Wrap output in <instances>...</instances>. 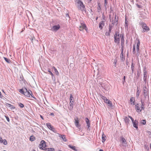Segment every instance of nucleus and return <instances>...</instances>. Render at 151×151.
Masks as SVG:
<instances>
[{"instance_id":"f257e3e1","label":"nucleus","mask_w":151,"mask_h":151,"mask_svg":"<svg viewBox=\"0 0 151 151\" xmlns=\"http://www.w3.org/2000/svg\"><path fill=\"white\" fill-rule=\"evenodd\" d=\"M19 91L21 93L28 97H30V94L32 93V91L30 90H27L26 88L19 89Z\"/></svg>"},{"instance_id":"f03ea898","label":"nucleus","mask_w":151,"mask_h":151,"mask_svg":"<svg viewBox=\"0 0 151 151\" xmlns=\"http://www.w3.org/2000/svg\"><path fill=\"white\" fill-rule=\"evenodd\" d=\"M75 2L78 4V8L79 10H81L82 11H86L85 6L81 0H75Z\"/></svg>"},{"instance_id":"7ed1b4c3","label":"nucleus","mask_w":151,"mask_h":151,"mask_svg":"<svg viewBox=\"0 0 151 151\" xmlns=\"http://www.w3.org/2000/svg\"><path fill=\"white\" fill-rule=\"evenodd\" d=\"M148 74L147 67L146 66H144L143 68V80L145 84H146L147 82ZM149 76L148 75V77Z\"/></svg>"},{"instance_id":"20e7f679","label":"nucleus","mask_w":151,"mask_h":151,"mask_svg":"<svg viewBox=\"0 0 151 151\" xmlns=\"http://www.w3.org/2000/svg\"><path fill=\"white\" fill-rule=\"evenodd\" d=\"M139 24L143 29V30L142 31V33L147 32L150 30L149 27L147 26L145 22H139Z\"/></svg>"},{"instance_id":"39448f33","label":"nucleus","mask_w":151,"mask_h":151,"mask_svg":"<svg viewBox=\"0 0 151 151\" xmlns=\"http://www.w3.org/2000/svg\"><path fill=\"white\" fill-rule=\"evenodd\" d=\"M102 76H99V74L97 75V83L99 85H103L105 84V83H104V82H106L105 81H104L103 79H101Z\"/></svg>"},{"instance_id":"423d86ee","label":"nucleus","mask_w":151,"mask_h":151,"mask_svg":"<svg viewBox=\"0 0 151 151\" xmlns=\"http://www.w3.org/2000/svg\"><path fill=\"white\" fill-rule=\"evenodd\" d=\"M60 25L58 24L57 25L53 26L50 30L53 32H56L60 28Z\"/></svg>"},{"instance_id":"0eeeda50","label":"nucleus","mask_w":151,"mask_h":151,"mask_svg":"<svg viewBox=\"0 0 151 151\" xmlns=\"http://www.w3.org/2000/svg\"><path fill=\"white\" fill-rule=\"evenodd\" d=\"M148 86H145L144 87V91L143 94L144 96L146 98L147 96L148 95Z\"/></svg>"},{"instance_id":"6e6552de","label":"nucleus","mask_w":151,"mask_h":151,"mask_svg":"<svg viewBox=\"0 0 151 151\" xmlns=\"http://www.w3.org/2000/svg\"><path fill=\"white\" fill-rule=\"evenodd\" d=\"M120 141L122 142V145L124 147H126L127 145V143L125 139L122 136L120 137Z\"/></svg>"},{"instance_id":"1a4fd4ad","label":"nucleus","mask_w":151,"mask_h":151,"mask_svg":"<svg viewBox=\"0 0 151 151\" xmlns=\"http://www.w3.org/2000/svg\"><path fill=\"white\" fill-rule=\"evenodd\" d=\"M133 126L137 130L138 129V122L137 120H135L132 122Z\"/></svg>"},{"instance_id":"9d476101","label":"nucleus","mask_w":151,"mask_h":151,"mask_svg":"<svg viewBox=\"0 0 151 151\" xmlns=\"http://www.w3.org/2000/svg\"><path fill=\"white\" fill-rule=\"evenodd\" d=\"M114 18V20H113L111 21V24L113 25L115 24L116 25H117L118 24V19H116V14H115V15Z\"/></svg>"},{"instance_id":"9b49d317","label":"nucleus","mask_w":151,"mask_h":151,"mask_svg":"<svg viewBox=\"0 0 151 151\" xmlns=\"http://www.w3.org/2000/svg\"><path fill=\"white\" fill-rule=\"evenodd\" d=\"M124 121L127 125L128 126L129 125V122H130V120L129 119V118L127 116H125L124 117Z\"/></svg>"},{"instance_id":"f8f14e48","label":"nucleus","mask_w":151,"mask_h":151,"mask_svg":"<svg viewBox=\"0 0 151 151\" xmlns=\"http://www.w3.org/2000/svg\"><path fill=\"white\" fill-rule=\"evenodd\" d=\"M81 26L82 27V29H80V31H82L83 29H84L86 31H87V30L88 29L86 24L85 23H83L82 22H81Z\"/></svg>"},{"instance_id":"ddd939ff","label":"nucleus","mask_w":151,"mask_h":151,"mask_svg":"<svg viewBox=\"0 0 151 151\" xmlns=\"http://www.w3.org/2000/svg\"><path fill=\"white\" fill-rule=\"evenodd\" d=\"M105 22L104 21H101L99 24V28L101 29H103V27L105 25Z\"/></svg>"},{"instance_id":"4468645a","label":"nucleus","mask_w":151,"mask_h":151,"mask_svg":"<svg viewBox=\"0 0 151 151\" xmlns=\"http://www.w3.org/2000/svg\"><path fill=\"white\" fill-rule=\"evenodd\" d=\"M74 103V101H70L69 103V109L70 110H72L73 107V104Z\"/></svg>"},{"instance_id":"2eb2a0df","label":"nucleus","mask_w":151,"mask_h":151,"mask_svg":"<svg viewBox=\"0 0 151 151\" xmlns=\"http://www.w3.org/2000/svg\"><path fill=\"white\" fill-rule=\"evenodd\" d=\"M139 105L138 104H137L135 105V109L136 111L138 113H139L141 112L142 110V109H140L139 106Z\"/></svg>"},{"instance_id":"dca6fc26","label":"nucleus","mask_w":151,"mask_h":151,"mask_svg":"<svg viewBox=\"0 0 151 151\" xmlns=\"http://www.w3.org/2000/svg\"><path fill=\"white\" fill-rule=\"evenodd\" d=\"M114 37V42L117 44H119L120 43V39L119 38V37Z\"/></svg>"},{"instance_id":"f3484780","label":"nucleus","mask_w":151,"mask_h":151,"mask_svg":"<svg viewBox=\"0 0 151 151\" xmlns=\"http://www.w3.org/2000/svg\"><path fill=\"white\" fill-rule=\"evenodd\" d=\"M6 106L7 107L9 108L11 110L14 109L15 108V107L8 103H6Z\"/></svg>"},{"instance_id":"a211bd4d","label":"nucleus","mask_w":151,"mask_h":151,"mask_svg":"<svg viewBox=\"0 0 151 151\" xmlns=\"http://www.w3.org/2000/svg\"><path fill=\"white\" fill-rule=\"evenodd\" d=\"M124 35H123L122 37L121 38V46L124 47Z\"/></svg>"},{"instance_id":"6ab92c4d","label":"nucleus","mask_w":151,"mask_h":151,"mask_svg":"<svg viewBox=\"0 0 151 151\" xmlns=\"http://www.w3.org/2000/svg\"><path fill=\"white\" fill-rule=\"evenodd\" d=\"M105 103L107 104L110 107H111L112 105L111 102L109 100V99H106L105 101H104Z\"/></svg>"},{"instance_id":"aec40b11","label":"nucleus","mask_w":151,"mask_h":151,"mask_svg":"<svg viewBox=\"0 0 151 151\" xmlns=\"http://www.w3.org/2000/svg\"><path fill=\"white\" fill-rule=\"evenodd\" d=\"M130 102H131V104L132 105H134L135 104V98L134 97H132L130 100Z\"/></svg>"},{"instance_id":"412c9836","label":"nucleus","mask_w":151,"mask_h":151,"mask_svg":"<svg viewBox=\"0 0 151 151\" xmlns=\"http://www.w3.org/2000/svg\"><path fill=\"white\" fill-rule=\"evenodd\" d=\"M75 124L76 127H78L80 126L79 124V122L78 120V118L75 119Z\"/></svg>"},{"instance_id":"4be33fe9","label":"nucleus","mask_w":151,"mask_h":151,"mask_svg":"<svg viewBox=\"0 0 151 151\" xmlns=\"http://www.w3.org/2000/svg\"><path fill=\"white\" fill-rule=\"evenodd\" d=\"M87 124V126L88 127V128H89L90 127V123L89 119L87 118H85Z\"/></svg>"},{"instance_id":"5701e85b","label":"nucleus","mask_w":151,"mask_h":151,"mask_svg":"<svg viewBox=\"0 0 151 151\" xmlns=\"http://www.w3.org/2000/svg\"><path fill=\"white\" fill-rule=\"evenodd\" d=\"M135 64L132 62H132L131 65V69L132 70V73H134V68H135Z\"/></svg>"},{"instance_id":"b1692460","label":"nucleus","mask_w":151,"mask_h":151,"mask_svg":"<svg viewBox=\"0 0 151 151\" xmlns=\"http://www.w3.org/2000/svg\"><path fill=\"white\" fill-rule=\"evenodd\" d=\"M58 134L59 135V136L60 138H61L63 139L64 141H67V140L66 138L65 135H60V134Z\"/></svg>"},{"instance_id":"393cba45","label":"nucleus","mask_w":151,"mask_h":151,"mask_svg":"<svg viewBox=\"0 0 151 151\" xmlns=\"http://www.w3.org/2000/svg\"><path fill=\"white\" fill-rule=\"evenodd\" d=\"M68 147L69 148L71 149L74 151H76L78 150L76 149V147L75 146H73L70 145H68Z\"/></svg>"},{"instance_id":"a878e982","label":"nucleus","mask_w":151,"mask_h":151,"mask_svg":"<svg viewBox=\"0 0 151 151\" xmlns=\"http://www.w3.org/2000/svg\"><path fill=\"white\" fill-rule=\"evenodd\" d=\"M46 126L47 128L49 129L50 130H51L52 128L53 127V126H52L49 123H46Z\"/></svg>"},{"instance_id":"bb28decb","label":"nucleus","mask_w":151,"mask_h":151,"mask_svg":"<svg viewBox=\"0 0 151 151\" xmlns=\"http://www.w3.org/2000/svg\"><path fill=\"white\" fill-rule=\"evenodd\" d=\"M120 59L123 62H124L125 60V56L124 55L123 53H121L120 56Z\"/></svg>"},{"instance_id":"cd10ccee","label":"nucleus","mask_w":151,"mask_h":151,"mask_svg":"<svg viewBox=\"0 0 151 151\" xmlns=\"http://www.w3.org/2000/svg\"><path fill=\"white\" fill-rule=\"evenodd\" d=\"M106 138V135L104 134H103L102 136V142L104 143L105 141Z\"/></svg>"},{"instance_id":"c85d7f7f","label":"nucleus","mask_w":151,"mask_h":151,"mask_svg":"<svg viewBox=\"0 0 151 151\" xmlns=\"http://www.w3.org/2000/svg\"><path fill=\"white\" fill-rule=\"evenodd\" d=\"M19 82L20 84H22V85H26L27 84V85L28 84L27 82L25 80H21V81H19Z\"/></svg>"},{"instance_id":"c756f323","label":"nucleus","mask_w":151,"mask_h":151,"mask_svg":"<svg viewBox=\"0 0 151 151\" xmlns=\"http://www.w3.org/2000/svg\"><path fill=\"white\" fill-rule=\"evenodd\" d=\"M141 73V69H139V70H138L137 71V74L136 76L137 79H138L139 77L140 74Z\"/></svg>"},{"instance_id":"7c9ffc66","label":"nucleus","mask_w":151,"mask_h":151,"mask_svg":"<svg viewBox=\"0 0 151 151\" xmlns=\"http://www.w3.org/2000/svg\"><path fill=\"white\" fill-rule=\"evenodd\" d=\"M98 7H97V9H98V12H100V11L101 9V6L100 5V3L99 2L98 3Z\"/></svg>"},{"instance_id":"2f4dec72","label":"nucleus","mask_w":151,"mask_h":151,"mask_svg":"<svg viewBox=\"0 0 151 151\" xmlns=\"http://www.w3.org/2000/svg\"><path fill=\"white\" fill-rule=\"evenodd\" d=\"M125 25L124 27H125V29H128L129 24L128 23V21L127 20L126 18H125Z\"/></svg>"},{"instance_id":"473e14b6","label":"nucleus","mask_w":151,"mask_h":151,"mask_svg":"<svg viewBox=\"0 0 151 151\" xmlns=\"http://www.w3.org/2000/svg\"><path fill=\"white\" fill-rule=\"evenodd\" d=\"M141 104H142L141 108L142 109V110H144L145 109L144 102L143 101H142V100H141Z\"/></svg>"},{"instance_id":"72a5a7b5","label":"nucleus","mask_w":151,"mask_h":151,"mask_svg":"<svg viewBox=\"0 0 151 151\" xmlns=\"http://www.w3.org/2000/svg\"><path fill=\"white\" fill-rule=\"evenodd\" d=\"M40 144L42 147H44L45 146V142L44 140H41L40 142Z\"/></svg>"},{"instance_id":"f704fd0d","label":"nucleus","mask_w":151,"mask_h":151,"mask_svg":"<svg viewBox=\"0 0 151 151\" xmlns=\"http://www.w3.org/2000/svg\"><path fill=\"white\" fill-rule=\"evenodd\" d=\"M4 58L5 61L8 63H11V61L10 59H8L7 58L5 57H4Z\"/></svg>"},{"instance_id":"c9c22d12","label":"nucleus","mask_w":151,"mask_h":151,"mask_svg":"<svg viewBox=\"0 0 151 151\" xmlns=\"http://www.w3.org/2000/svg\"><path fill=\"white\" fill-rule=\"evenodd\" d=\"M53 68L55 72V73L58 76H59V73L58 72V71L57 69L54 67H53Z\"/></svg>"},{"instance_id":"e433bc0d","label":"nucleus","mask_w":151,"mask_h":151,"mask_svg":"<svg viewBox=\"0 0 151 151\" xmlns=\"http://www.w3.org/2000/svg\"><path fill=\"white\" fill-rule=\"evenodd\" d=\"M99 96H100V97L101 98L103 99L104 100V101H105L107 99L106 97L105 96H103L102 95H101V94H99Z\"/></svg>"},{"instance_id":"4c0bfd02","label":"nucleus","mask_w":151,"mask_h":151,"mask_svg":"<svg viewBox=\"0 0 151 151\" xmlns=\"http://www.w3.org/2000/svg\"><path fill=\"white\" fill-rule=\"evenodd\" d=\"M119 37V32L118 31H116L114 35V37Z\"/></svg>"},{"instance_id":"58836bf2","label":"nucleus","mask_w":151,"mask_h":151,"mask_svg":"<svg viewBox=\"0 0 151 151\" xmlns=\"http://www.w3.org/2000/svg\"><path fill=\"white\" fill-rule=\"evenodd\" d=\"M140 93V91H139V89L138 87H137V92L136 94V96L137 97H138Z\"/></svg>"},{"instance_id":"ea45409f","label":"nucleus","mask_w":151,"mask_h":151,"mask_svg":"<svg viewBox=\"0 0 151 151\" xmlns=\"http://www.w3.org/2000/svg\"><path fill=\"white\" fill-rule=\"evenodd\" d=\"M105 18H106V17H105V16L104 15V14H102V19H101L102 21H104V22H105V21H106Z\"/></svg>"},{"instance_id":"a19ab883","label":"nucleus","mask_w":151,"mask_h":151,"mask_svg":"<svg viewBox=\"0 0 151 151\" xmlns=\"http://www.w3.org/2000/svg\"><path fill=\"white\" fill-rule=\"evenodd\" d=\"M35 139V137L33 136V135L30 136V140L31 141H34Z\"/></svg>"},{"instance_id":"79ce46f5","label":"nucleus","mask_w":151,"mask_h":151,"mask_svg":"<svg viewBox=\"0 0 151 151\" xmlns=\"http://www.w3.org/2000/svg\"><path fill=\"white\" fill-rule=\"evenodd\" d=\"M133 54H134L136 52H135V45H133Z\"/></svg>"},{"instance_id":"37998d69","label":"nucleus","mask_w":151,"mask_h":151,"mask_svg":"<svg viewBox=\"0 0 151 151\" xmlns=\"http://www.w3.org/2000/svg\"><path fill=\"white\" fill-rule=\"evenodd\" d=\"M137 44L136 47H139V45L140 44V42L139 40L138 39L137 40Z\"/></svg>"},{"instance_id":"c03bdc74","label":"nucleus","mask_w":151,"mask_h":151,"mask_svg":"<svg viewBox=\"0 0 151 151\" xmlns=\"http://www.w3.org/2000/svg\"><path fill=\"white\" fill-rule=\"evenodd\" d=\"M139 47H136V50L137 52V56H139Z\"/></svg>"},{"instance_id":"a18cd8bd","label":"nucleus","mask_w":151,"mask_h":151,"mask_svg":"<svg viewBox=\"0 0 151 151\" xmlns=\"http://www.w3.org/2000/svg\"><path fill=\"white\" fill-rule=\"evenodd\" d=\"M73 99H74V98H73V96L72 94H70V101H74Z\"/></svg>"},{"instance_id":"49530a36","label":"nucleus","mask_w":151,"mask_h":151,"mask_svg":"<svg viewBox=\"0 0 151 151\" xmlns=\"http://www.w3.org/2000/svg\"><path fill=\"white\" fill-rule=\"evenodd\" d=\"M19 106L21 108H23L24 106V105L21 103H19Z\"/></svg>"},{"instance_id":"de8ad7c7","label":"nucleus","mask_w":151,"mask_h":151,"mask_svg":"<svg viewBox=\"0 0 151 151\" xmlns=\"http://www.w3.org/2000/svg\"><path fill=\"white\" fill-rule=\"evenodd\" d=\"M3 144L5 145H6L7 144V141L6 139H4L3 140Z\"/></svg>"},{"instance_id":"09e8293b","label":"nucleus","mask_w":151,"mask_h":151,"mask_svg":"<svg viewBox=\"0 0 151 151\" xmlns=\"http://www.w3.org/2000/svg\"><path fill=\"white\" fill-rule=\"evenodd\" d=\"M114 25H113L112 24H109V29L110 30H111L112 29V28L113 27Z\"/></svg>"},{"instance_id":"8fccbe9b","label":"nucleus","mask_w":151,"mask_h":151,"mask_svg":"<svg viewBox=\"0 0 151 151\" xmlns=\"http://www.w3.org/2000/svg\"><path fill=\"white\" fill-rule=\"evenodd\" d=\"M24 79L23 77V76L22 75L21 76H20V78H19V81H21V80H24Z\"/></svg>"},{"instance_id":"3c124183","label":"nucleus","mask_w":151,"mask_h":151,"mask_svg":"<svg viewBox=\"0 0 151 151\" xmlns=\"http://www.w3.org/2000/svg\"><path fill=\"white\" fill-rule=\"evenodd\" d=\"M141 123L143 125H145L146 123V120L145 119L142 120L141 121Z\"/></svg>"},{"instance_id":"603ef678","label":"nucleus","mask_w":151,"mask_h":151,"mask_svg":"<svg viewBox=\"0 0 151 151\" xmlns=\"http://www.w3.org/2000/svg\"><path fill=\"white\" fill-rule=\"evenodd\" d=\"M135 4L137 7L139 8H142V6L139 5L138 4Z\"/></svg>"},{"instance_id":"864d4df0","label":"nucleus","mask_w":151,"mask_h":151,"mask_svg":"<svg viewBox=\"0 0 151 151\" xmlns=\"http://www.w3.org/2000/svg\"><path fill=\"white\" fill-rule=\"evenodd\" d=\"M51 130L55 133H56L57 132V130L55 129L54 127L52 128Z\"/></svg>"},{"instance_id":"5fc2aeb1","label":"nucleus","mask_w":151,"mask_h":151,"mask_svg":"<svg viewBox=\"0 0 151 151\" xmlns=\"http://www.w3.org/2000/svg\"><path fill=\"white\" fill-rule=\"evenodd\" d=\"M145 148L147 150H149V147L148 145H144Z\"/></svg>"},{"instance_id":"6e6d98bb","label":"nucleus","mask_w":151,"mask_h":151,"mask_svg":"<svg viewBox=\"0 0 151 151\" xmlns=\"http://www.w3.org/2000/svg\"><path fill=\"white\" fill-rule=\"evenodd\" d=\"M48 71L49 73L52 76H53V74L51 72V70L50 69H48Z\"/></svg>"},{"instance_id":"4d7b16f0","label":"nucleus","mask_w":151,"mask_h":151,"mask_svg":"<svg viewBox=\"0 0 151 151\" xmlns=\"http://www.w3.org/2000/svg\"><path fill=\"white\" fill-rule=\"evenodd\" d=\"M101 86V87L102 88H103V89H104L105 90H107L108 88H106L105 87L106 86L103 85V86Z\"/></svg>"},{"instance_id":"13d9d810","label":"nucleus","mask_w":151,"mask_h":151,"mask_svg":"<svg viewBox=\"0 0 151 151\" xmlns=\"http://www.w3.org/2000/svg\"><path fill=\"white\" fill-rule=\"evenodd\" d=\"M31 96L32 98L35 99H36V98L35 97L34 95H33L32 92V93H30V96Z\"/></svg>"},{"instance_id":"bf43d9fd","label":"nucleus","mask_w":151,"mask_h":151,"mask_svg":"<svg viewBox=\"0 0 151 151\" xmlns=\"http://www.w3.org/2000/svg\"><path fill=\"white\" fill-rule=\"evenodd\" d=\"M125 78L126 77L125 76H124L123 77V84H124V82H125Z\"/></svg>"},{"instance_id":"052dcab7","label":"nucleus","mask_w":151,"mask_h":151,"mask_svg":"<svg viewBox=\"0 0 151 151\" xmlns=\"http://www.w3.org/2000/svg\"><path fill=\"white\" fill-rule=\"evenodd\" d=\"M128 117L129 118H130V119L131 120V121H132V122H133V121H134V119L132 118V117L130 116H128Z\"/></svg>"},{"instance_id":"680f3d73","label":"nucleus","mask_w":151,"mask_h":151,"mask_svg":"<svg viewBox=\"0 0 151 151\" xmlns=\"http://www.w3.org/2000/svg\"><path fill=\"white\" fill-rule=\"evenodd\" d=\"M124 47H121V53H123V48Z\"/></svg>"},{"instance_id":"e2e57ef3","label":"nucleus","mask_w":151,"mask_h":151,"mask_svg":"<svg viewBox=\"0 0 151 151\" xmlns=\"http://www.w3.org/2000/svg\"><path fill=\"white\" fill-rule=\"evenodd\" d=\"M50 151H54L55 149L53 148H49Z\"/></svg>"},{"instance_id":"0e129e2a","label":"nucleus","mask_w":151,"mask_h":151,"mask_svg":"<svg viewBox=\"0 0 151 151\" xmlns=\"http://www.w3.org/2000/svg\"><path fill=\"white\" fill-rule=\"evenodd\" d=\"M5 117L7 121L8 122H9V118L8 116H5Z\"/></svg>"},{"instance_id":"69168bd1","label":"nucleus","mask_w":151,"mask_h":151,"mask_svg":"<svg viewBox=\"0 0 151 151\" xmlns=\"http://www.w3.org/2000/svg\"><path fill=\"white\" fill-rule=\"evenodd\" d=\"M105 35L107 36H109L110 35V34L108 32H106L105 33Z\"/></svg>"},{"instance_id":"338daca9","label":"nucleus","mask_w":151,"mask_h":151,"mask_svg":"<svg viewBox=\"0 0 151 151\" xmlns=\"http://www.w3.org/2000/svg\"><path fill=\"white\" fill-rule=\"evenodd\" d=\"M3 140L1 137H0V143H2L3 142Z\"/></svg>"},{"instance_id":"774afa93","label":"nucleus","mask_w":151,"mask_h":151,"mask_svg":"<svg viewBox=\"0 0 151 151\" xmlns=\"http://www.w3.org/2000/svg\"><path fill=\"white\" fill-rule=\"evenodd\" d=\"M108 3V2L107 1V0H104V4H107Z\"/></svg>"}]
</instances>
